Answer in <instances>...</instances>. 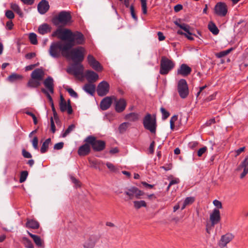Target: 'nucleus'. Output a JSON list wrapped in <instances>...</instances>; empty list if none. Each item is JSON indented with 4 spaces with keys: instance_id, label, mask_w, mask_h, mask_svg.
Returning a JSON list of instances; mask_svg holds the SVG:
<instances>
[{
    "instance_id": "obj_63",
    "label": "nucleus",
    "mask_w": 248,
    "mask_h": 248,
    "mask_svg": "<svg viewBox=\"0 0 248 248\" xmlns=\"http://www.w3.org/2000/svg\"><path fill=\"white\" fill-rule=\"evenodd\" d=\"M141 184L142 186L147 189H152L154 187V185H150L146 183V182H142Z\"/></svg>"
},
{
    "instance_id": "obj_10",
    "label": "nucleus",
    "mask_w": 248,
    "mask_h": 248,
    "mask_svg": "<svg viewBox=\"0 0 248 248\" xmlns=\"http://www.w3.org/2000/svg\"><path fill=\"white\" fill-rule=\"evenodd\" d=\"M109 85L107 81L103 80L100 82L96 89L98 96H104L107 95L109 92Z\"/></svg>"
},
{
    "instance_id": "obj_49",
    "label": "nucleus",
    "mask_w": 248,
    "mask_h": 248,
    "mask_svg": "<svg viewBox=\"0 0 248 248\" xmlns=\"http://www.w3.org/2000/svg\"><path fill=\"white\" fill-rule=\"evenodd\" d=\"M247 22L244 20L241 19L238 22H236L234 25V28H240V25L242 24L241 26L245 27L247 25Z\"/></svg>"
},
{
    "instance_id": "obj_23",
    "label": "nucleus",
    "mask_w": 248,
    "mask_h": 248,
    "mask_svg": "<svg viewBox=\"0 0 248 248\" xmlns=\"http://www.w3.org/2000/svg\"><path fill=\"white\" fill-rule=\"evenodd\" d=\"M85 78L89 83H93L99 78L98 75L94 71L88 70L85 72Z\"/></svg>"
},
{
    "instance_id": "obj_44",
    "label": "nucleus",
    "mask_w": 248,
    "mask_h": 248,
    "mask_svg": "<svg viewBox=\"0 0 248 248\" xmlns=\"http://www.w3.org/2000/svg\"><path fill=\"white\" fill-rule=\"evenodd\" d=\"M142 13L144 15L147 13V0H140Z\"/></svg>"
},
{
    "instance_id": "obj_43",
    "label": "nucleus",
    "mask_w": 248,
    "mask_h": 248,
    "mask_svg": "<svg viewBox=\"0 0 248 248\" xmlns=\"http://www.w3.org/2000/svg\"><path fill=\"white\" fill-rule=\"evenodd\" d=\"M178 116L174 115H173L170 120V127L171 130H174L175 128V122L177 120Z\"/></svg>"
},
{
    "instance_id": "obj_51",
    "label": "nucleus",
    "mask_w": 248,
    "mask_h": 248,
    "mask_svg": "<svg viewBox=\"0 0 248 248\" xmlns=\"http://www.w3.org/2000/svg\"><path fill=\"white\" fill-rule=\"evenodd\" d=\"M179 182H180V180L179 179V178H173V179H172L170 181V184L167 187V190L168 191L169 190V189L171 186L174 185V184H177L179 183Z\"/></svg>"
},
{
    "instance_id": "obj_42",
    "label": "nucleus",
    "mask_w": 248,
    "mask_h": 248,
    "mask_svg": "<svg viewBox=\"0 0 248 248\" xmlns=\"http://www.w3.org/2000/svg\"><path fill=\"white\" fill-rule=\"evenodd\" d=\"M194 198L191 197H187L184 202L182 209H184L186 205L192 203L194 202Z\"/></svg>"
},
{
    "instance_id": "obj_35",
    "label": "nucleus",
    "mask_w": 248,
    "mask_h": 248,
    "mask_svg": "<svg viewBox=\"0 0 248 248\" xmlns=\"http://www.w3.org/2000/svg\"><path fill=\"white\" fill-rule=\"evenodd\" d=\"M51 142V139L48 138L46 139L42 144L40 149V152L42 154L46 153L48 149L49 144Z\"/></svg>"
},
{
    "instance_id": "obj_21",
    "label": "nucleus",
    "mask_w": 248,
    "mask_h": 248,
    "mask_svg": "<svg viewBox=\"0 0 248 248\" xmlns=\"http://www.w3.org/2000/svg\"><path fill=\"white\" fill-rule=\"evenodd\" d=\"M49 9L48 2L46 0H42L38 4V12L42 15L46 14Z\"/></svg>"
},
{
    "instance_id": "obj_61",
    "label": "nucleus",
    "mask_w": 248,
    "mask_h": 248,
    "mask_svg": "<svg viewBox=\"0 0 248 248\" xmlns=\"http://www.w3.org/2000/svg\"><path fill=\"white\" fill-rule=\"evenodd\" d=\"M36 56V53L35 52H31L26 54L25 57L26 59L31 60Z\"/></svg>"
},
{
    "instance_id": "obj_3",
    "label": "nucleus",
    "mask_w": 248,
    "mask_h": 248,
    "mask_svg": "<svg viewBox=\"0 0 248 248\" xmlns=\"http://www.w3.org/2000/svg\"><path fill=\"white\" fill-rule=\"evenodd\" d=\"M85 49L82 46L72 48L68 51L67 59H70L73 62L81 63L84 59Z\"/></svg>"
},
{
    "instance_id": "obj_58",
    "label": "nucleus",
    "mask_w": 248,
    "mask_h": 248,
    "mask_svg": "<svg viewBox=\"0 0 248 248\" xmlns=\"http://www.w3.org/2000/svg\"><path fill=\"white\" fill-rule=\"evenodd\" d=\"M106 166H107L108 169H109V170L112 171L114 172V171H116L117 170V169L115 167V166L113 164H112L110 162H107L106 163Z\"/></svg>"
},
{
    "instance_id": "obj_15",
    "label": "nucleus",
    "mask_w": 248,
    "mask_h": 248,
    "mask_svg": "<svg viewBox=\"0 0 248 248\" xmlns=\"http://www.w3.org/2000/svg\"><path fill=\"white\" fill-rule=\"evenodd\" d=\"M114 99H115V96L114 95L105 97L100 102V108H109L114 101Z\"/></svg>"
},
{
    "instance_id": "obj_41",
    "label": "nucleus",
    "mask_w": 248,
    "mask_h": 248,
    "mask_svg": "<svg viewBox=\"0 0 248 248\" xmlns=\"http://www.w3.org/2000/svg\"><path fill=\"white\" fill-rule=\"evenodd\" d=\"M28 172L27 170L22 171L20 173L19 182L22 183L25 182L28 177Z\"/></svg>"
},
{
    "instance_id": "obj_48",
    "label": "nucleus",
    "mask_w": 248,
    "mask_h": 248,
    "mask_svg": "<svg viewBox=\"0 0 248 248\" xmlns=\"http://www.w3.org/2000/svg\"><path fill=\"white\" fill-rule=\"evenodd\" d=\"M66 90L68 92V93L72 97L75 98H77L78 97V93L72 88H67L66 89Z\"/></svg>"
},
{
    "instance_id": "obj_8",
    "label": "nucleus",
    "mask_w": 248,
    "mask_h": 248,
    "mask_svg": "<svg viewBox=\"0 0 248 248\" xmlns=\"http://www.w3.org/2000/svg\"><path fill=\"white\" fill-rule=\"evenodd\" d=\"M124 194L128 196L129 200L133 199L134 196L136 199H140L141 198V196L145 194L143 191L135 186L126 188Z\"/></svg>"
},
{
    "instance_id": "obj_1",
    "label": "nucleus",
    "mask_w": 248,
    "mask_h": 248,
    "mask_svg": "<svg viewBox=\"0 0 248 248\" xmlns=\"http://www.w3.org/2000/svg\"><path fill=\"white\" fill-rule=\"evenodd\" d=\"M51 36L61 39L52 42L50 46L49 53L54 58H59L61 56L66 58L70 49L75 46L84 44L85 41L82 32L73 31L68 29L58 28L52 32Z\"/></svg>"
},
{
    "instance_id": "obj_17",
    "label": "nucleus",
    "mask_w": 248,
    "mask_h": 248,
    "mask_svg": "<svg viewBox=\"0 0 248 248\" xmlns=\"http://www.w3.org/2000/svg\"><path fill=\"white\" fill-rule=\"evenodd\" d=\"M91 152V145L88 142H85L80 146L78 150V154L80 156L87 155Z\"/></svg>"
},
{
    "instance_id": "obj_60",
    "label": "nucleus",
    "mask_w": 248,
    "mask_h": 248,
    "mask_svg": "<svg viewBox=\"0 0 248 248\" xmlns=\"http://www.w3.org/2000/svg\"><path fill=\"white\" fill-rule=\"evenodd\" d=\"M64 143L63 142H60L55 144L54 146V149L55 150H61L63 147Z\"/></svg>"
},
{
    "instance_id": "obj_28",
    "label": "nucleus",
    "mask_w": 248,
    "mask_h": 248,
    "mask_svg": "<svg viewBox=\"0 0 248 248\" xmlns=\"http://www.w3.org/2000/svg\"><path fill=\"white\" fill-rule=\"evenodd\" d=\"M41 85V81L32 78L31 77V78L29 80L27 84V87L30 88H37Z\"/></svg>"
},
{
    "instance_id": "obj_37",
    "label": "nucleus",
    "mask_w": 248,
    "mask_h": 248,
    "mask_svg": "<svg viewBox=\"0 0 248 248\" xmlns=\"http://www.w3.org/2000/svg\"><path fill=\"white\" fill-rule=\"evenodd\" d=\"M134 207L136 209H139L142 207H146L147 204L144 201H135L133 202Z\"/></svg>"
},
{
    "instance_id": "obj_46",
    "label": "nucleus",
    "mask_w": 248,
    "mask_h": 248,
    "mask_svg": "<svg viewBox=\"0 0 248 248\" xmlns=\"http://www.w3.org/2000/svg\"><path fill=\"white\" fill-rule=\"evenodd\" d=\"M130 11L131 15L132 18L135 21H137L138 18V16H136L133 4H132L130 6Z\"/></svg>"
},
{
    "instance_id": "obj_19",
    "label": "nucleus",
    "mask_w": 248,
    "mask_h": 248,
    "mask_svg": "<svg viewBox=\"0 0 248 248\" xmlns=\"http://www.w3.org/2000/svg\"><path fill=\"white\" fill-rule=\"evenodd\" d=\"M54 82L53 78L50 76H48L43 81V84L47 89L46 91L51 93H54Z\"/></svg>"
},
{
    "instance_id": "obj_14",
    "label": "nucleus",
    "mask_w": 248,
    "mask_h": 248,
    "mask_svg": "<svg viewBox=\"0 0 248 248\" xmlns=\"http://www.w3.org/2000/svg\"><path fill=\"white\" fill-rule=\"evenodd\" d=\"M243 169V171L240 174V178L243 179L248 173V155L246 157L245 159L238 166L237 170L239 171Z\"/></svg>"
},
{
    "instance_id": "obj_59",
    "label": "nucleus",
    "mask_w": 248,
    "mask_h": 248,
    "mask_svg": "<svg viewBox=\"0 0 248 248\" xmlns=\"http://www.w3.org/2000/svg\"><path fill=\"white\" fill-rule=\"evenodd\" d=\"M22 155L27 158H31L32 157L31 155L28 151H27L25 149L22 150Z\"/></svg>"
},
{
    "instance_id": "obj_22",
    "label": "nucleus",
    "mask_w": 248,
    "mask_h": 248,
    "mask_svg": "<svg viewBox=\"0 0 248 248\" xmlns=\"http://www.w3.org/2000/svg\"><path fill=\"white\" fill-rule=\"evenodd\" d=\"M44 75L45 72L42 68H36L32 72L31 75V77L32 78L42 81L43 79Z\"/></svg>"
},
{
    "instance_id": "obj_32",
    "label": "nucleus",
    "mask_w": 248,
    "mask_h": 248,
    "mask_svg": "<svg viewBox=\"0 0 248 248\" xmlns=\"http://www.w3.org/2000/svg\"><path fill=\"white\" fill-rule=\"evenodd\" d=\"M174 24L181 29L183 30L186 32L189 35H192L193 33L190 31V27L188 25L185 23L180 24L178 21H176L174 22Z\"/></svg>"
},
{
    "instance_id": "obj_5",
    "label": "nucleus",
    "mask_w": 248,
    "mask_h": 248,
    "mask_svg": "<svg viewBox=\"0 0 248 248\" xmlns=\"http://www.w3.org/2000/svg\"><path fill=\"white\" fill-rule=\"evenodd\" d=\"M142 123L145 129L149 130L152 134L155 133L157 123L155 115L147 113L143 118Z\"/></svg>"
},
{
    "instance_id": "obj_62",
    "label": "nucleus",
    "mask_w": 248,
    "mask_h": 248,
    "mask_svg": "<svg viewBox=\"0 0 248 248\" xmlns=\"http://www.w3.org/2000/svg\"><path fill=\"white\" fill-rule=\"evenodd\" d=\"M213 203L214 204V205L215 206H216V207H217V209H221L222 208V203L221 202L217 200H215L213 201Z\"/></svg>"
},
{
    "instance_id": "obj_53",
    "label": "nucleus",
    "mask_w": 248,
    "mask_h": 248,
    "mask_svg": "<svg viewBox=\"0 0 248 248\" xmlns=\"http://www.w3.org/2000/svg\"><path fill=\"white\" fill-rule=\"evenodd\" d=\"M53 111V117H52L53 118V120H55L56 124H58L60 123V120L58 117V115L57 114V113L56 111V109H52Z\"/></svg>"
},
{
    "instance_id": "obj_30",
    "label": "nucleus",
    "mask_w": 248,
    "mask_h": 248,
    "mask_svg": "<svg viewBox=\"0 0 248 248\" xmlns=\"http://www.w3.org/2000/svg\"><path fill=\"white\" fill-rule=\"evenodd\" d=\"M26 225L27 228L33 229H38L39 227V222L34 219H27Z\"/></svg>"
},
{
    "instance_id": "obj_26",
    "label": "nucleus",
    "mask_w": 248,
    "mask_h": 248,
    "mask_svg": "<svg viewBox=\"0 0 248 248\" xmlns=\"http://www.w3.org/2000/svg\"><path fill=\"white\" fill-rule=\"evenodd\" d=\"M27 232L29 236L32 238L34 242L36 244V245L39 247L44 248V244L43 241L41 239L40 237L39 236L36 235L35 234H33L30 232L29 231H27Z\"/></svg>"
},
{
    "instance_id": "obj_7",
    "label": "nucleus",
    "mask_w": 248,
    "mask_h": 248,
    "mask_svg": "<svg viewBox=\"0 0 248 248\" xmlns=\"http://www.w3.org/2000/svg\"><path fill=\"white\" fill-rule=\"evenodd\" d=\"M177 91L181 98L185 99L189 94L188 87L185 79H180L177 84Z\"/></svg>"
},
{
    "instance_id": "obj_24",
    "label": "nucleus",
    "mask_w": 248,
    "mask_h": 248,
    "mask_svg": "<svg viewBox=\"0 0 248 248\" xmlns=\"http://www.w3.org/2000/svg\"><path fill=\"white\" fill-rule=\"evenodd\" d=\"M114 102L115 104V108H125L127 104V102L126 100L124 98H121L119 99H118L116 98V97H115V99H114Z\"/></svg>"
},
{
    "instance_id": "obj_16",
    "label": "nucleus",
    "mask_w": 248,
    "mask_h": 248,
    "mask_svg": "<svg viewBox=\"0 0 248 248\" xmlns=\"http://www.w3.org/2000/svg\"><path fill=\"white\" fill-rule=\"evenodd\" d=\"M192 69L186 64H182L177 70V74L183 77H187L190 74Z\"/></svg>"
},
{
    "instance_id": "obj_33",
    "label": "nucleus",
    "mask_w": 248,
    "mask_h": 248,
    "mask_svg": "<svg viewBox=\"0 0 248 248\" xmlns=\"http://www.w3.org/2000/svg\"><path fill=\"white\" fill-rule=\"evenodd\" d=\"M23 76L16 73H13L8 77L7 79L10 82H14L17 80H22Z\"/></svg>"
},
{
    "instance_id": "obj_40",
    "label": "nucleus",
    "mask_w": 248,
    "mask_h": 248,
    "mask_svg": "<svg viewBox=\"0 0 248 248\" xmlns=\"http://www.w3.org/2000/svg\"><path fill=\"white\" fill-rule=\"evenodd\" d=\"M130 125V124L127 122H124L121 124L119 127V130L121 133L124 132L127 127Z\"/></svg>"
},
{
    "instance_id": "obj_20",
    "label": "nucleus",
    "mask_w": 248,
    "mask_h": 248,
    "mask_svg": "<svg viewBox=\"0 0 248 248\" xmlns=\"http://www.w3.org/2000/svg\"><path fill=\"white\" fill-rule=\"evenodd\" d=\"M234 236L232 233H228L221 237V239L219 242V246L221 248H224L226 246L227 244L231 241Z\"/></svg>"
},
{
    "instance_id": "obj_56",
    "label": "nucleus",
    "mask_w": 248,
    "mask_h": 248,
    "mask_svg": "<svg viewBox=\"0 0 248 248\" xmlns=\"http://www.w3.org/2000/svg\"><path fill=\"white\" fill-rule=\"evenodd\" d=\"M38 138L35 136L33 138V139L32 140V146H33V148L36 150L38 149Z\"/></svg>"
},
{
    "instance_id": "obj_11",
    "label": "nucleus",
    "mask_w": 248,
    "mask_h": 248,
    "mask_svg": "<svg viewBox=\"0 0 248 248\" xmlns=\"http://www.w3.org/2000/svg\"><path fill=\"white\" fill-rule=\"evenodd\" d=\"M227 12V7L226 3L224 2H217L215 6V14L218 16H225L226 15Z\"/></svg>"
},
{
    "instance_id": "obj_12",
    "label": "nucleus",
    "mask_w": 248,
    "mask_h": 248,
    "mask_svg": "<svg viewBox=\"0 0 248 248\" xmlns=\"http://www.w3.org/2000/svg\"><path fill=\"white\" fill-rule=\"evenodd\" d=\"M87 61L89 65L95 70L101 71L103 70V67L100 62L92 55H88L87 56Z\"/></svg>"
},
{
    "instance_id": "obj_36",
    "label": "nucleus",
    "mask_w": 248,
    "mask_h": 248,
    "mask_svg": "<svg viewBox=\"0 0 248 248\" xmlns=\"http://www.w3.org/2000/svg\"><path fill=\"white\" fill-rule=\"evenodd\" d=\"M41 90V92L43 93H44L47 97V100L49 101L50 104L51 105V108H52V109L55 108L54 103H53V100H52V98L51 97V96H50V95L49 94L48 92L46 91V89H45L44 88H42Z\"/></svg>"
},
{
    "instance_id": "obj_6",
    "label": "nucleus",
    "mask_w": 248,
    "mask_h": 248,
    "mask_svg": "<svg viewBox=\"0 0 248 248\" xmlns=\"http://www.w3.org/2000/svg\"><path fill=\"white\" fill-rule=\"evenodd\" d=\"M175 62L166 56H162L160 60L159 73L162 75H166L175 67Z\"/></svg>"
},
{
    "instance_id": "obj_57",
    "label": "nucleus",
    "mask_w": 248,
    "mask_h": 248,
    "mask_svg": "<svg viewBox=\"0 0 248 248\" xmlns=\"http://www.w3.org/2000/svg\"><path fill=\"white\" fill-rule=\"evenodd\" d=\"M161 110L162 114V119L166 120L169 117L170 115L169 112L167 111L166 109H161Z\"/></svg>"
},
{
    "instance_id": "obj_18",
    "label": "nucleus",
    "mask_w": 248,
    "mask_h": 248,
    "mask_svg": "<svg viewBox=\"0 0 248 248\" xmlns=\"http://www.w3.org/2000/svg\"><path fill=\"white\" fill-rule=\"evenodd\" d=\"M98 239L96 235L90 236L83 244L84 248H93Z\"/></svg>"
},
{
    "instance_id": "obj_55",
    "label": "nucleus",
    "mask_w": 248,
    "mask_h": 248,
    "mask_svg": "<svg viewBox=\"0 0 248 248\" xmlns=\"http://www.w3.org/2000/svg\"><path fill=\"white\" fill-rule=\"evenodd\" d=\"M5 16L9 19H13L15 17V15L13 11L11 10H7L5 12Z\"/></svg>"
},
{
    "instance_id": "obj_9",
    "label": "nucleus",
    "mask_w": 248,
    "mask_h": 248,
    "mask_svg": "<svg viewBox=\"0 0 248 248\" xmlns=\"http://www.w3.org/2000/svg\"><path fill=\"white\" fill-rule=\"evenodd\" d=\"M84 66L81 63L73 62L71 66L67 68L66 71L69 74H72L77 77L83 74Z\"/></svg>"
},
{
    "instance_id": "obj_25",
    "label": "nucleus",
    "mask_w": 248,
    "mask_h": 248,
    "mask_svg": "<svg viewBox=\"0 0 248 248\" xmlns=\"http://www.w3.org/2000/svg\"><path fill=\"white\" fill-rule=\"evenodd\" d=\"M51 27L47 23H44L40 25L38 28V32L42 35H44L51 31Z\"/></svg>"
},
{
    "instance_id": "obj_29",
    "label": "nucleus",
    "mask_w": 248,
    "mask_h": 248,
    "mask_svg": "<svg viewBox=\"0 0 248 248\" xmlns=\"http://www.w3.org/2000/svg\"><path fill=\"white\" fill-rule=\"evenodd\" d=\"M139 117L140 115L138 113L132 112L126 114L124 117V119L129 121L135 122L139 119Z\"/></svg>"
},
{
    "instance_id": "obj_31",
    "label": "nucleus",
    "mask_w": 248,
    "mask_h": 248,
    "mask_svg": "<svg viewBox=\"0 0 248 248\" xmlns=\"http://www.w3.org/2000/svg\"><path fill=\"white\" fill-rule=\"evenodd\" d=\"M60 108L61 109H71L72 107L71 104H67V102L62 94L60 95V101L59 103Z\"/></svg>"
},
{
    "instance_id": "obj_39",
    "label": "nucleus",
    "mask_w": 248,
    "mask_h": 248,
    "mask_svg": "<svg viewBox=\"0 0 248 248\" xmlns=\"http://www.w3.org/2000/svg\"><path fill=\"white\" fill-rule=\"evenodd\" d=\"M29 40L31 43L32 45H36L38 43L37 35L35 33L32 32L29 34Z\"/></svg>"
},
{
    "instance_id": "obj_64",
    "label": "nucleus",
    "mask_w": 248,
    "mask_h": 248,
    "mask_svg": "<svg viewBox=\"0 0 248 248\" xmlns=\"http://www.w3.org/2000/svg\"><path fill=\"white\" fill-rule=\"evenodd\" d=\"M227 55V54L226 53V51L224 50V51H220L218 53H217L216 54V56L217 58H222V57L225 56Z\"/></svg>"
},
{
    "instance_id": "obj_54",
    "label": "nucleus",
    "mask_w": 248,
    "mask_h": 248,
    "mask_svg": "<svg viewBox=\"0 0 248 248\" xmlns=\"http://www.w3.org/2000/svg\"><path fill=\"white\" fill-rule=\"evenodd\" d=\"M207 150L206 147L204 146L200 148L197 152V155L199 157H201Z\"/></svg>"
},
{
    "instance_id": "obj_27",
    "label": "nucleus",
    "mask_w": 248,
    "mask_h": 248,
    "mask_svg": "<svg viewBox=\"0 0 248 248\" xmlns=\"http://www.w3.org/2000/svg\"><path fill=\"white\" fill-rule=\"evenodd\" d=\"M83 90L91 95H93L95 91V85L93 83H86L84 85Z\"/></svg>"
},
{
    "instance_id": "obj_38",
    "label": "nucleus",
    "mask_w": 248,
    "mask_h": 248,
    "mask_svg": "<svg viewBox=\"0 0 248 248\" xmlns=\"http://www.w3.org/2000/svg\"><path fill=\"white\" fill-rule=\"evenodd\" d=\"M11 8L15 12H16L20 17H23V14L22 12L21 11L20 7L19 6L16 4V3H12L11 4Z\"/></svg>"
},
{
    "instance_id": "obj_2",
    "label": "nucleus",
    "mask_w": 248,
    "mask_h": 248,
    "mask_svg": "<svg viewBox=\"0 0 248 248\" xmlns=\"http://www.w3.org/2000/svg\"><path fill=\"white\" fill-rule=\"evenodd\" d=\"M72 16L69 11H62L51 19L52 24L55 26H65L71 22Z\"/></svg>"
},
{
    "instance_id": "obj_4",
    "label": "nucleus",
    "mask_w": 248,
    "mask_h": 248,
    "mask_svg": "<svg viewBox=\"0 0 248 248\" xmlns=\"http://www.w3.org/2000/svg\"><path fill=\"white\" fill-rule=\"evenodd\" d=\"M84 141L90 144L94 152H101L105 149L106 146L105 141L98 140L95 137L92 135L87 137Z\"/></svg>"
},
{
    "instance_id": "obj_47",
    "label": "nucleus",
    "mask_w": 248,
    "mask_h": 248,
    "mask_svg": "<svg viewBox=\"0 0 248 248\" xmlns=\"http://www.w3.org/2000/svg\"><path fill=\"white\" fill-rule=\"evenodd\" d=\"M23 240L25 242V245L27 248H34V246L31 241L28 238L24 237Z\"/></svg>"
},
{
    "instance_id": "obj_45",
    "label": "nucleus",
    "mask_w": 248,
    "mask_h": 248,
    "mask_svg": "<svg viewBox=\"0 0 248 248\" xmlns=\"http://www.w3.org/2000/svg\"><path fill=\"white\" fill-rule=\"evenodd\" d=\"M75 128V124H71L65 130L64 132L62 134V137H65L68 135L71 131H72Z\"/></svg>"
},
{
    "instance_id": "obj_52",
    "label": "nucleus",
    "mask_w": 248,
    "mask_h": 248,
    "mask_svg": "<svg viewBox=\"0 0 248 248\" xmlns=\"http://www.w3.org/2000/svg\"><path fill=\"white\" fill-rule=\"evenodd\" d=\"M71 180L72 182L75 184V186L77 187L80 186L81 183L78 179H76L74 176H71Z\"/></svg>"
},
{
    "instance_id": "obj_50",
    "label": "nucleus",
    "mask_w": 248,
    "mask_h": 248,
    "mask_svg": "<svg viewBox=\"0 0 248 248\" xmlns=\"http://www.w3.org/2000/svg\"><path fill=\"white\" fill-rule=\"evenodd\" d=\"M25 113L27 115H30L32 117V119H33V123L34 124H38V120H37V117H36V116L35 115V114L34 113H33L29 111H26Z\"/></svg>"
},
{
    "instance_id": "obj_13",
    "label": "nucleus",
    "mask_w": 248,
    "mask_h": 248,
    "mask_svg": "<svg viewBox=\"0 0 248 248\" xmlns=\"http://www.w3.org/2000/svg\"><path fill=\"white\" fill-rule=\"evenodd\" d=\"M221 220L219 210L215 208L210 215V220L211 222V227H214L216 224H218Z\"/></svg>"
},
{
    "instance_id": "obj_34",
    "label": "nucleus",
    "mask_w": 248,
    "mask_h": 248,
    "mask_svg": "<svg viewBox=\"0 0 248 248\" xmlns=\"http://www.w3.org/2000/svg\"><path fill=\"white\" fill-rule=\"evenodd\" d=\"M209 30L214 35H217L219 33V30L216 24L212 21L209 22L208 25Z\"/></svg>"
}]
</instances>
